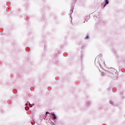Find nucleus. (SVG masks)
<instances>
[{
  "instance_id": "423d86ee",
  "label": "nucleus",
  "mask_w": 125,
  "mask_h": 125,
  "mask_svg": "<svg viewBox=\"0 0 125 125\" xmlns=\"http://www.w3.org/2000/svg\"><path fill=\"white\" fill-rule=\"evenodd\" d=\"M46 115H47V114H49V113H48V112H46Z\"/></svg>"
},
{
  "instance_id": "f03ea898",
  "label": "nucleus",
  "mask_w": 125,
  "mask_h": 125,
  "mask_svg": "<svg viewBox=\"0 0 125 125\" xmlns=\"http://www.w3.org/2000/svg\"><path fill=\"white\" fill-rule=\"evenodd\" d=\"M52 116H54V117H53L54 120H55L56 119V116L55 115V114L52 113Z\"/></svg>"
},
{
  "instance_id": "f257e3e1",
  "label": "nucleus",
  "mask_w": 125,
  "mask_h": 125,
  "mask_svg": "<svg viewBox=\"0 0 125 125\" xmlns=\"http://www.w3.org/2000/svg\"><path fill=\"white\" fill-rule=\"evenodd\" d=\"M105 4L104 5V7L106 6V4H108L109 3V1L108 0H105Z\"/></svg>"
},
{
  "instance_id": "39448f33",
  "label": "nucleus",
  "mask_w": 125,
  "mask_h": 125,
  "mask_svg": "<svg viewBox=\"0 0 125 125\" xmlns=\"http://www.w3.org/2000/svg\"><path fill=\"white\" fill-rule=\"evenodd\" d=\"M27 106H28V103H26V104H25V107H27Z\"/></svg>"
},
{
  "instance_id": "20e7f679",
  "label": "nucleus",
  "mask_w": 125,
  "mask_h": 125,
  "mask_svg": "<svg viewBox=\"0 0 125 125\" xmlns=\"http://www.w3.org/2000/svg\"><path fill=\"white\" fill-rule=\"evenodd\" d=\"M88 39V35H86V37L85 38V40Z\"/></svg>"
},
{
  "instance_id": "7ed1b4c3",
  "label": "nucleus",
  "mask_w": 125,
  "mask_h": 125,
  "mask_svg": "<svg viewBox=\"0 0 125 125\" xmlns=\"http://www.w3.org/2000/svg\"><path fill=\"white\" fill-rule=\"evenodd\" d=\"M115 71H116V69H112L111 70V72H115Z\"/></svg>"
},
{
  "instance_id": "0eeeda50",
  "label": "nucleus",
  "mask_w": 125,
  "mask_h": 125,
  "mask_svg": "<svg viewBox=\"0 0 125 125\" xmlns=\"http://www.w3.org/2000/svg\"><path fill=\"white\" fill-rule=\"evenodd\" d=\"M111 73L112 75H114V73H112V72H111Z\"/></svg>"
}]
</instances>
